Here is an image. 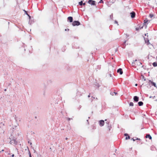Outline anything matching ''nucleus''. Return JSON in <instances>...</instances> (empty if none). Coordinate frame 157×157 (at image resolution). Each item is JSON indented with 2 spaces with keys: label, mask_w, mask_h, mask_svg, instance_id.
I'll return each instance as SVG.
<instances>
[{
  "label": "nucleus",
  "mask_w": 157,
  "mask_h": 157,
  "mask_svg": "<svg viewBox=\"0 0 157 157\" xmlns=\"http://www.w3.org/2000/svg\"><path fill=\"white\" fill-rule=\"evenodd\" d=\"M72 24L73 26H78L80 25V24L78 21H74L73 22Z\"/></svg>",
  "instance_id": "1"
},
{
  "label": "nucleus",
  "mask_w": 157,
  "mask_h": 157,
  "mask_svg": "<svg viewBox=\"0 0 157 157\" xmlns=\"http://www.w3.org/2000/svg\"><path fill=\"white\" fill-rule=\"evenodd\" d=\"M88 3L91 5H95V2L94 1H93L92 0H89Z\"/></svg>",
  "instance_id": "2"
},
{
  "label": "nucleus",
  "mask_w": 157,
  "mask_h": 157,
  "mask_svg": "<svg viewBox=\"0 0 157 157\" xmlns=\"http://www.w3.org/2000/svg\"><path fill=\"white\" fill-rule=\"evenodd\" d=\"M130 14L131 15V17L132 18H134L135 17L136 15V13L132 11L130 13Z\"/></svg>",
  "instance_id": "3"
},
{
  "label": "nucleus",
  "mask_w": 157,
  "mask_h": 157,
  "mask_svg": "<svg viewBox=\"0 0 157 157\" xmlns=\"http://www.w3.org/2000/svg\"><path fill=\"white\" fill-rule=\"evenodd\" d=\"M10 143L11 144H16L17 143V142L15 139H13V140H11Z\"/></svg>",
  "instance_id": "4"
},
{
  "label": "nucleus",
  "mask_w": 157,
  "mask_h": 157,
  "mask_svg": "<svg viewBox=\"0 0 157 157\" xmlns=\"http://www.w3.org/2000/svg\"><path fill=\"white\" fill-rule=\"evenodd\" d=\"M99 125L101 126H102L104 124V121L103 120H101L99 121Z\"/></svg>",
  "instance_id": "5"
},
{
  "label": "nucleus",
  "mask_w": 157,
  "mask_h": 157,
  "mask_svg": "<svg viewBox=\"0 0 157 157\" xmlns=\"http://www.w3.org/2000/svg\"><path fill=\"white\" fill-rule=\"evenodd\" d=\"M139 98L137 96H135L133 97V100L134 101L137 102L139 101Z\"/></svg>",
  "instance_id": "6"
},
{
  "label": "nucleus",
  "mask_w": 157,
  "mask_h": 157,
  "mask_svg": "<svg viewBox=\"0 0 157 157\" xmlns=\"http://www.w3.org/2000/svg\"><path fill=\"white\" fill-rule=\"evenodd\" d=\"M117 72L119 73L120 75L122 74L123 72L122 69L119 68L117 70Z\"/></svg>",
  "instance_id": "7"
},
{
  "label": "nucleus",
  "mask_w": 157,
  "mask_h": 157,
  "mask_svg": "<svg viewBox=\"0 0 157 157\" xmlns=\"http://www.w3.org/2000/svg\"><path fill=\"white\" fill-rule=\"evenodd\" d=\"M68 20L70 22H72L73 21V17H68Z\"/></svg>",
  "instance_id": "8"
},
{
  "label": "nucleus",
  "mask_w": 157,
  "mask_h": 157,
  "mask_svg": "<svg viewBox=\"0 0 157 157\" xmlns=\"http://www.w3.org/2000/svg\"><path fill=\"white\" fill-rule=\"evenodd\" d=\"M145 137L146 138H148L150 140H151L152 139V137L149 134H147L145 136Z\"/></svg>",
  "instance_id": "9"
},
{
  "label": "nucleus",
  "mask_w": 157,
  "mask_h": 157,
  "mask_svg": "<svg viewBox=\"0 0 157 157\" xmlns=\"http://www.w3.org/2000/svg\"><path fill=\"white\" fill-rule=\"evenodd\" d=\"M4 126V124L2 123H0V128L2 129L3 128V127Z\"/></svg>",
  "instance_id": "10"
},
{
  "label": "nucleus",
  "mask_w": 157,
  "mask_h": 157,
  "mask_svg": "<svg viewBox=\"0 0 157 157\" xmlns=\"http://www.w3.org/2000/svg\"><path fill=\"white\" fill-rule=\"evenodd\" d=\"M138 104L139 106H141L143 105V103L142 101H139L138 102Z\"/></svg>",
  "instance_id": "11"
},
{
  "label": "nucleus",
  "mask_w": 157,
  "mask_h": 157,
  "mask_svg": "<svg viewBox=\"0 0 157 157\" xmlns=\"http://www.w3.org/2000/svg\"><path fill=\"white\" fill-rule=\"evenodd\" d=\"M145 41L146 43L147 44V45L150 44V43L149 42V40H148L147 39V40H145Z\"/></svg>",
  "instance_id": "12"
},
{
  "label": "nucleus",
  "mask_w": 157,
  "mask_h": 157,
  "mask_svg": "<svg viewBox=\"0 0 157 157\" xmlns=\"http://www.w3.org/2000/svg\"><path fill=\"white\" fill-rule=\"evenodd\" d=\"M152 65L154 67H155L157 66V62H155L152 63Z\"/></svg>",
  "instance_id": "13"
},
{
  "label": "nucleus",
  "mask_w": 157,
  "mask_h": 157,
  "mask_svg": "<svg viewBox=\"0 0 157 157\" xmlns=\"http://www.w3.org/2000/svg\"><path fill=\"white\" fill-rule=\"evenodd\" d=\"M109 121H108V122H106V123H108V127H108V128H109V131H110V129H111V126H110L109 125Z\"/></svg>",
  "instance_id": "14"
},
{
  "label": "nucleus",
  "mask_w": 157,
  "mask_h": 157,
  "mask_svg": "<svg viewBox=\"0 0 157 157\" xmlns=\"http://www.w3.org/2000/svg\"><path fill=\"white\" fill-rule=\"evenodd\" d=\"M136 139H134V138H132V139L133 140V141H135L136 140H140V138H136Z\"/></svg>",
  "instance_id": "15"
},
{
  "label": "nucleus",
  "mask_w": 157,
  "mask_h": 157,
  "mask_svg": "<svg viewBox=\"0 0 157 157\" xmlns=\"http://www.w3.org/2000/svg\"><path fill=\"white\" fill-rule=\"evenodd\" d=\"M149 21L147 19H146L144 20V23L145 24H145H146L148 21Z\"/></svg>",
  "instance_id": "16"
},
{
  "label": "nucleus",
  "mask_w": 157,
  "mask_h": 157,
  "mask_svg": "<svg viewBox=\"0 0 157 157\" xmlns=\"http://www.w3.org/2000/svg\"><path fill=\"white\" fill-rule=\"evenodd\" d=\"M153 16L154 15L153 14L151 13L149 14V16L151 18L153 17Z\"/></svg>",
  "instance_id": "17"
},
{
  "label": "nucleus",
  "mask_w": 157,
  "mask_h": 157,
  "mask_svg": "<svg viewBox=\"0 0 157 157\" xmlns=\"http://www.w3.org/2000/svg\"><path fill=\"white\" fill-rule=\"evenodd\" d=\"M142 28H143V27H142L141 28H140L139 27H137V28H136V30L137 31H138V30H139L140 29H142Z\"/></svg>",
  "instance_id": "18"
},
{
  "label": "nucleus",
  "mask_w": 157,
  "mask_h": 157,
  "mask_svg": "<svg viewBox=\"0 0 157 157\" xmlns=\"http://www.w3.org/2000/svg\"><path fill=\"white\" fill-rule=\"evenodd\" d=\"M82 3H83L82 1H81V2H79V5L82 6Z\"/></svg>",
  "instance_id": "19"
},
{
  "label": "nucleus",
  "mask_w": 157,
  "mask_h": 157,
  "mask_svg": "<svg viewBox=\"0 0 157 157\" xmlns=\"http://www.w3.org/2000/svg\"><path fill=\"white\" fill-rule=\"evenodd\" d=\"M151 83L153 86H154L156 87V84L155 83L153 82H152Z\"/></svg>",
  "instance_id": "20"
},
{
  "label": "nucleus",
  "mask_w": 157,
  "mask_h": 157,
  "mask_svg": "<svg viewBox=\"0 0 157 157\" xmlns=\"http://www.w3.org/2000/svg\"><path fill=\"white\" fill-rule=\"evenodd\" d=\"M129 105L130 106H133V103L132 102H131L130 103Z\"/></svg>",
  "instance_id": "21"
},
{
  "label": "nucleus",
  "mask_w": 157,
  "mask_h": 157,
  "mask_svg": "<svg viewBox=\"0 0 157 157\" xmlns=\"http://www.w3.org/2000/svg\"><path fill=\"white\" fill-rule=\"evenodd\" d=\"M141 76L142 77V79H144V81H145L146 79L144 76L143 75H142Z\"/></svg>",
  "instance_id": "22"
},
{
  "label": "nucleus",
  "mask_w": 157,
  "mask_h": 157,
  "mask_svg": "<svg viewBox=\"0 0 157 157\" xmlns=\"http://www.w3.org/2000/svg\"><path fill=\"white\" fill-rule=\"evenodd\" d=\"M135 64V61L134 60H133L132 62V65L133 66H134Z\"/></svg>",
  "instance_id": "23"
},
{
  "label": "nucleus",
  "mask_w": 157,
  "mask_h": 157,
  "mask_svg": "<svg viewBox=\"0 0 157 157\" xmlns=\"http://www.w3.org/2000/svg\"><path fill=\"white\" fill-rule=\"evenodd\" d=\"M110 18L111 19H112L113 18V14H112L110 16Z\"/></svg>",
  "instance_id": "24"
},
{
  "label": "nucleus",
  "mask_w": 157,
  "mask_h": 157,
  "mask_svg": "<svg viewBox=\"0 0 157 157\" xmlns=\"http://www.w3.org/2000/svg\"><path fill=\"white\" fill-rule=\"evenodd\" d=\"M130 138V136H128V137H126V138H125V139L126 140H127L128 139H129Z\"/></svg>",
  "instance_id": "25"
},
{
  "label": "nucleus",
  "mask_w": 157,
  "mask_h": 157,
  "mask_svg": "<svg viewBox=\"0 0 157 157\" xmlns=\"http://www.w3.org/2000/svg\"><path fill=\"white\" fill-rule=\"evenodd\" d=\"M99 3H103V0H100V1L99 2Z\"/></svg>",
  "instance_id": "26"
},
{
  "label": "nucleus",
  "mask_w": 157,
  "mask_h": 157,
  "mask_svg": "<svg viewBox=\"0 0 157 157\" xmlns=\"http://www.w3.org/2000/svg\"><path fill=\"white\" fill-rule=\"evenodd\" d=\"M126 42V41H125L124 42V44H123V47H124H124H125V44Z\"/></svg>",
  "instance_id": "27"
},
{
  "label": "nucleus",
  "mask_w": 157,
  "mask_h": 157,
  "mask_svg": "<svg viewBox=\"0 0 157 157\" xmlns=\"http://www.w3.org/2000/svg\"><path fill=\"white\" fill-rule=\"evenodd\" d=\"M67 120H68L69 121H70L71 120H72V118H67Z\"/></svg>",
  "instance_id": "28"
},
{
  "label": "nucleus",
  "mask_w": 157,
  "mask_h": 157,
  "mask_svg": "<svg viewBox=\"0 0 157 157\" xmlns=\"http://www.w3.org/2000/svg\"><path fill=\"white\" fill-rule=\"evenodd\" d=\"M142 63H141L139 62V64H138L139 66H140L141 65H142Z\"/></svg>",
  "instance_id": "29"
},
{
  "label": "nucleus",
  "mask_w": 157,
  "mask_h": 157,
  "mask_svg": "<svg viewBox=\"0 0 157 157\" xmlns=\"http://www.w3.org/2000/svg\"><path fill=\"white\" fill-rule=\"evenodd\" d=\"M26 14L29 17V18H31V17L29 16V14H28L27 13H26Z\"/></svg>",
  "instance_id": "30"
},
{
  "label": "nucleus",
  "mask_w": 157,
  "mask_h": 157,
  "mask_svg": "<svg viewBox=\"0 0 157 157\" xmlns=\"http://www.w3.org/2000/svg\"><path fill=\"white\" fill-rule=\"evenodd\" d=\"M124 135L125 136H128V135L127 133L124 134Z\"/></svg>",
  "instance_id": "31"
},
{
  "label": "nucleus",
  "mask_w": 157,
  "mask_h": 157,
  "mask_svg": "<svg viewBox=\"0 0 157 157\" xmlns=\"http://www.w3.org/2000/svg\"><path fill=\"white\" fill-rule=\"evenodd\" d=\"M29 157H32L31 155L30 152L29 151Z\"/></svg>",
  "instance_id": "32"
},
{
  "label": "nucleus",
  "mask_w": 157,
  "mask_h": 157,
  "mask_svg": "<svg viewBox=\"0 0 157 157\" xmlns=\"http://www.w3.org/2000/svg\"><path fill=\"white\" fill-rule=\"evenodd\" d=\"M115 23H116V24H118V22L116 21H115Z\"/></svg>",
  "instance_id": "33"
},
{
  "label": "nucleus",
  "mask_w": 157,
  "mask_h": 157,
  "mask_svg": "<svg viewBox=\"0 0 157 157\" xmlns=\"http://www.w3.org/2000/svg\"><path fill=\"white\" fill-rule=\"evenodd\" d=\"M98 67L99 69H100L101 68V66H98Z\"/></svg>",
  "instance_id": "34"
},
{
  "label": "nucleus",
  "mask_w": 157,
  "mask_h": 157,
  "mask_svg": "<svg viewBox=\"0 0 157 157\" xmlns=\"http://www.w3.org/2000/svg\"><path fill=\"white\" fill-rule=\"evenodd\" d=\"M85 4H86L85 3H82V5H85Z\"/></svg>",
  "instance_id": "35"
},
{
  "label": "nucleus",
  "mask_w": 157,
  "mask_h": 157,
  "mask_svg": "<svg viewBox=\"0 0 157 157\" xmlns=\"http://www.w3.org/2000/svg\"><path fill=\"white\" fill-rule=\"evenodd\" d=\"M109 76H110V77H112V74H109Z\"/></svg>",
  "instance_id": "36"
},
{
  "label": "nucleus",
  "mask_w": 157,
  "mask_h": 157,
  "mask_svg": "<svg viewBox=\"0 0 157 157\" xmlns=\"http://www.w3.org/2000/svg\"><path fill=\"white\" fill-rule=\"evenodd\" d=\"M14 154H13V155H12V157H14Z\"/></svg>",
  "instance_id": "37"
},
{
  "label": "nucleus",
  "mask_w": 157,
  "mask_h": 157,
  "mask_svg": "<svg viewBox=\"0 0 157 157\" xmlns=\"http://www.w3.org/2000/svg\"><path fill=\"white\" fill-rule=\"evenodd\" d=\"M4 150H2L1 151V152L2 151H4Z\"/></svg>",
  "instance_id": "38"
},
{
  "label": "nucleus",
  "mask_w": 157,
  "mask_h": 157,
  "mask_svg": "<svg viewBox=\"0 0 157 157\" xmlns=\"http://www.w3.org/2000/svg\"><path fill=\"white\" fill-rule=\"evenodd\" d=\"M24 11H25V13L26 14V13H27V12H26V11H25V10H24Z\"/></svg>",
  "instance_id": "39"
},
{
  "label": "nucleus",
  "mask_w": 157,
  "mask_h": 157,
  "mask_svg": "<svg viewBox=\"0 0 157 157\" xmlns=\"http://www.w3.org/2000/svg\"><path fill=\"white\" fill-rule=\"evenodd\" d=\"M135 85L136 86H137V84H135Z\"/></svg>",
  "instance_id": "40"
},
{
  "label": "nucleus",
  "mask_w": 157,
  "mask_h": 157,
  "mask_svg": "<svg viewBox=\"0 0 157 157\" xmlns=\"http://www.w3.org/2000/svg\"><path fill=\"white\" fill-rule=\"evenodd\" d=\"M113 93H114L115 94H117V93H115V92H114Z\"/></svg>",
  "instance_id": "41"
},
{
  "label": "nucleus",
  "mask_w": 157,
  "mask_h": 157,
  "mask_svg": "<svg viewBox=\"0 0 157 157\" xmlns=\"http://www.w3.org/2000/svg\"><path fill=\"white\" fill-rule=\"evenodd\" d=\"M6 89H5L4 90V91H6Z\"/></svg>",
  "instance_id": "42"
},
{
  "label": "nucleus",
  "mask_w": 157,
  "mask_h": 157,
  "mask_svg": "<svg viewBox=\"0 0 157 157\" xmlns=\"http://www.w3.org/2000/svg\"><path fill=\"white\" fill-rule=\"evenodd\" d=\"M135 61H137V59H136L135 60H134Z\"/></svg>",
  "instance_id": "43"
},
{
  "label": "nucleus",
  "mask_w": 157,
  "mask_h": 157,
  "mask_svg": "<svg viewBox=\"0 0 157 157\" xmlns=\"http://www.w3.org/2000/svg\"><path fill=\"white\" fill-rule=\"evenodd\" d=\"M90 95H89L88 96V97L89 98V97H90Z\"/></svg>",
  "instance_id": "44"
},
{
  "label": "nucleus",
  "mask_w": 157,
  "mask_h": 157,
  "mask_svg": "<svg viewBox=\"0 0 157 157\" xmlns=\"http://www.w3.org/2000/svg\"><path fill=\"white\" fill-rule=\"evenodd\" d=\"M144 67V66H142L141 67Z\"/></svg>",
  "instance_id": "45"
},
{
  "label": "nucleus",
  "mask_w": 157,
  "mask_h": 157,
  "mask_svg": "<svg viewBox=\"0 0 157 157\" xmlns=\"http://www.w3.org/2000/svg\"><path fill=\"white\" fill-rule=\"evenodd\" d=\"M66 140H67V138H66V139H65Z\"/></svg>",
  "instance_id": "46"
},
{
  "label": "nucleus",
  "mask_w": 157,
  "mask_h": 157,
  "mask_svg": "<svg viewBox=\"0 0 157 157\" xmlns=\"http://www.w3.org/2000/svg\"><path fill=\"white\" fill-rule=\"evenodd\" d=\"M2 131H3V132H4V130H3Z\"/></svg>",
  "instance_id": "47"
},
{
  "label": "nucleus",
  "mask_w": 157,
  "mask_h": 157,
  "mask_svg": "<svg viewBox=\"0 0 157 157\" xmlns=\"http://www.w3.org/2000/svg\"><path fill=\"white\" fill-rule=\"evenodd\" d=\"M10 139H11V137H10Z\"/></svg>",
  "instance_id": "48"
},
{
  "label": "nucleus",
  "mask_w": 157,
  "mask_h": 157,
  "mask_svg": "<svg viewBox=\"0 0 157 157\" xmlns=\"http://www.w3.org/2000/svg\"><path fill=\"white\" fill-rule=\"evenodd\" d=\"M107 121V120H106V119H105V121Z\"/></svg>",
  "instance_id": "49"
},
{
  "label": "nucleus",
  "mask_w": 157,
  "mask_h": 157,
  "mask_svg": "<svg viewBox=\"0 0 157 157\" xmlns=\"http://www.w3.org/2000/svg\"><path fill=\"white\" fill-rule=\"evenodd\" d=\"M28 143H30L29 141H28Z\"/></svg>",
  "instance_id": "50"
},
{
  "label": "nucleus",
  "mask_w": 157,
  "mask_h": 157,
  "mask_svg": "<svg viewBox=\"0 0 157 157\" xmlns=\"http://www.w3.org/2000/svg\"><path fill=\"white\" fill-rule=\"evenodd\" d=\"M87 122H88V120H87Z\"/></svg>",
  "instance_id": "51"
},
{
  "label": "nucleus",
  "mask_w": 157,
  "mask_h": 157,
  "mask_svg": "<svg viewBox=\"0 0 157 157\" xmlns=\"http://www.w3.org/2000/svg\"><path fill=\"white\" fill-rule=\"evenodd\" d=\"M20 157H21V155H20Z\"/></svg>",
  "instance_id": "52"
},
{
  "label": "nucleus",
  "mask_w": 157,
  "mask_h": 157,
  "mask_svg": "<svg viewBox=\"0 0 157 157\" xmlns=\"http://www.w3.org/2000/svg\"><path fill=\"white\" fill-rule=\"evenodd\" d=\"M65 31H66V30H67V29H65Z\"/></svg>",
  "instance_id": "53"
},
{
  "label": "nucleus",
  "mask_w": 157,
  "mask_h": 157,
  "mask_svg": "<svg viewBox=\"0 0 157 157\" xmlns=\"http://www.w3.org/2000/svg\"><path fill=\"white\" fill-rule=\"evenodd\" d=\"M96 99H97V98H96Z\"/></svg>",
  "instance_id": "54"
}]
</instances>
